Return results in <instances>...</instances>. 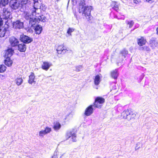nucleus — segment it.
Listing matches in <instances>:
<instances>
[{
  "mask_svg": "<svg viewBox=\"0 0 158 158\" xmlns=\"http://www.w3.org/2000/svg\"><path fill=\"white\" fill-rule=\"evenodd\" d=\"M34 1V6H33L32 4L31 6L29 8H28V10L26 9L24 13V15L26 19L29 20V23L32 25H35L33 16H35V15H37V11L38 12L39 8L40 9L38 6L36 7V6L38 4V2L35 1Z\"/></svg>",
  "mask_w": 158,
  "mask_h": 158,
  "instance_id": "1",
  "label": "nucleus"
},
{
  "mask_svg": "<svg viewBox=\"0 0 158 158\" xmlns=\"http://www.w3.org/2000/svg\"><path fill=\"white\" fill-rule=\"evenodd\" d=\"M91 8L92 7L90 6H84V5H80L79 7V13H82L86 17H88L89 19Z\"/></svg>",
  "mask_w": 158,
  "mask_h": 158,
  "instance_id": "2",
  "label": "nucleus"
},
{
  "mask_svg": "<svg viewBox=\"0 0 158 158\" xmlns=\"http://www.w3.org/2000/svg\"><path fill=\"white\" fill-rule=\"evenodd\" d=\"M105 99L100 97H97L95 99L94 102L93 104L94 108H101L102 106V104L105 102Z\"/></svg>",
  "mask_w": 158,
  "mask_h": 158,
  "instance_id": "3",
  "label": "nucleus"
},
{
  "mask_svg": "<svg viewBox=\"0 0 158 158\" xmlns=\"http://www.w3.org/2000/svg\"><path fill=\"white\" fill-rule=\"evenodd\" d=\"M38 7H40V9L39 8V10L38 12L37 11L36 15H35V17L34 18V20H35V24L38 21H41L43 22H44L46 21V18H44V16L43 15L42 16H39V13L40 11V9H41V6H38Z\"/></svg>",
  "mask_w": 158,
  "mask_h": 158,
  "instance_id": "4",
  "label": "nucleus"
},
{
  "mask_svg": "<svg viewBox=\"0 0 158 158\" xmlns=\"http://www.w3.org/2000/svg\"><path fill=\"white\" fill-rule=\"evenodd\" d=\"M52 131L51 127L48 126L46 127L44 130H42L40 131L39 133V136L43 137L46 135L50 133Z\"/></svg>",
  "mask_w": 158,
  "mask_h": 158,
  "instance_id": "5",
  "label": "nucleus"
},
{
  "mask_svg": "<svg viewBox=\"0 0 158 158\" xmlns=\"http://www.w3.org/2000/svg\"><path fill=\"white\" fill-rule=\"evenodd\" d=\"M132 111L131 110H127L124 111L121 113V116L124 119H127L129 120L131 119Z\"/></svg>",
  "mask_w": 158,
  "mask_h": 158,
  "instance_id": "6",
  "label": "nucleus"
},
{
  "mask_svg": "<svg viewBox=\"0 0 158 158\" xmlns=\"http://www.w3.org/2000/svg\"><path fill=\"white\" fill-rule=\"evenodd\" d=\"M20 40L21 41L26 44H29L33 40L32 38L24 35H21Z\"/></svg>",
  "mask_w": 158,
  "mask_h": 158,
  "instance_id": "7",
  "label": "nucleus"
},
{
  "mask_svg": "<svg viewBox=\"0 0 158 158\" xmlns=\"http://www.w3.org/2000/svg\"><path fill=\"white\" fill-rule=\"evenodd\" d=\"M13 27L16 29L22 28L23 27V23L19 20H17L15 22H14Z\"/></svg>",
  "mask_w": 158,
  "mask_h": 158,
  "instance_id": "8",
  "label": "nucleus"
},
{
  "mask_svg": "<svg viewBox=\"0 0 158 158\" xmlns=\"http://www.w3.org/2000/svg\"><path fill=\"white\" fill-rule=\"evenodd\" d=\"M149 43L151 47L153 49H155L158 46V43L154 38H152Z\"/></svg>",
  "mask_w": 158,
  "mask_h": 158,
  "instance_id": "9",
  "label": "nucleus"
},
{
  "mask_svg": "<svg viewBox=\"0 0 158 158\" xmlns=\"http://www.w3.org/2000/svg\"><path fill=\"white\" fill-rule=\"evenodd\" d=\"M94 106L93 105H91L87 108L85 112V114L87 116L91 115L93 112Z\"/></svg>",
  "mask_w": 158,
  "mask_h": 158,
  "instance_id": "10",
  "label": "nucleus"
},
{
  "mask_svg": "<svg viewBox=\"0 0 158 158\" xmlns=\"http://www.w3.org/2000/svg\"><path fill=\"white\" fill-rule=\"evenodd\" d=\"M9 41L11 46L15 47L17 46L19 43L18 39L14 37H11L10 38Z\"/></svg>",
  "mask_w": 158,
  "mask_h": 158,
  "instance_id": "11",
  "label": "nucleus"
},
{
  "mask_svg": "<svg viewBox=\"0 0 158 158\" xmlns=\"http://www.w3.org/2000/svg\"><path fill=\"white\" fill-rule=\"evenodd\" d=\"M10 7L15 10L18 9L20 5L19 3L16 2L15 0L10 1Z\"/></svg>",
  "mask_w": 158,
  "mask_h": 158,
  "instance_id": "12",
  "label": "nucleus"
},
{
  "mask_svg": "<svg viewBox=\"0 0 158 158\" xmlns=\"http://www.w3.org/2000/svg\"><path fill=\"white\" fill-rule=\"evenodd\" d=\"M146 42V40L143 37H141L140 38L137 39L138 44L140 47L145 45Z\"/></svg>",
  "mask_w": 158,
  "mask_h": 158,
  "instance_id": "13",
  "label": "nucleus"
},
{
  "mask_svg": "<svg viewBox=\"0 0 158 158\" xmlns=\"http://www.w3.org/2000/svg\"><path fill=\"white\" fill-rule=\"evenodd\" d=\"M52 65L51 63L48 62H44L42 66V68L46 71H47Z\"/></svg>",
  "mask_w": 158,
  "mask_h": 158,
  "instance_id": "14",
  "label": "nucleus"
},
{
  "mask_svg": "<svg viewBox=\"0 0 158 158\" xmlns=\"http://www.w3.org/2000/svg\"><path fill=\"white\" fill-rule=\"evenodd\" d=\"M119 73L117 69H115L111 71L110 72L111 77L115 79H117Z\"/></svg>",
  "mask_w": 158,
  "mask_h": 158,
  "instance_id": "15",
  "label": "nucleus"
},
{
  "mask_svg": "<svg viewBox=\"0 0 158 158\" xmlns=\"http://www.w3.org/2000/svg\"><path fill=\"white\" fill-rule=\"evenodd\" d=\"M14 50L11 48H9L6 51L5 56L6 58H9L12 56Z\"/></svg>",
  "mask_w": 158,
  "mask_h": 158,
  "instance_id": "16",
  "label": "nucleus"
},
{
  "mask_svg": "<svg viewBox=\"0 0 158 158\" xmlns=\"http://www.w3.org/2000/svg\"><path fill=\"white\" fill-rule=\"evenodd\" d=\"M18 50L21 52H24L26 49V46L23 43L19 44L18 46Z\"/></svg>",
  "mask_w": 158,
  "mask_h": 158,
  "instance_id": "17",
  "label": "nucleus"
},
{
  "mask_svg": "<svg viewBox=\"0 0 158 158\" xmlns=\"http://www.w3.org/2000/svg\"><path fill=\"white\" fill-rule=\"evenodd\" d=\"M66 50H67L64 49L63 45L59 46L57 49V51L59 54L64 53L66 52Z\"/></svg>",
  "mask_w": 158,
  "mask_h": 158,
  "instance_id": "18",
  "label": "nucleus"
},
{
  "mask_svg": "<svg viewBox=\"0 0 158 158\" xmlns=\"http://www.w3.org/2000/svg\"><path fill=\"white\" fill-rule=\"evenodd\" d=\"M101 80L100 77L99 75H96L94 79V84L96 85H98Z\"/></svg>",
  "mask_w": 158,
  "mask_h": 158,
  "instance_id": "19",
  "label": "nucleus"
},
{
  "mask_svg": "<svg viewBox=\"0 0 158 158\" xmlns=\"http://www.w3.org/2000/svg\"><path fill=\"white\" fill-rule=\"evenodd\" d=\"M139 49L141 51H146L148 52H149L151 51V49L148 46H143L140 47L139 48Z\"/></svg>",
  "mask_w": 158,
  "mask_h": 158,
  "instance_id": "20",
  "label": "nucleus"
},
{
  "mask_svg": "<svg viewBox=\"0 0 158 158\" xmlns=\"http://www.w3.org/2000/svg\"><path fill=\"white\" fill-rule=\"evenodd\" d=\"M35 78V76L34 73H31V75L29 76V80L28 82L30 84H32L34 82H35L34 81Z\"/></svg>",
  "mask_w": 158,
  "mask_h": 158,
  "instance_id": "21",
  "label": "nucleus"
},
{
  "mask_svg": "<svg viewBox=\"0 0 158 158\" xmlns=\"http://www.w3.org/2000/svg\"><path fill=\"white\" fill-rule=\"evenodd\" d=\"M42 30V27L40 25H38L35 28V32L37 34H39L41 33Z\"/></svg>",
  "mask_w": 158,
  "mask_h": 158,
  "instance_id": "22",
  "label": "nucleus"
},
{
  "mask_svg": "<svg viewBox=\"0 0 158 158\" xmlns=\"http://www.w3.org/2000/svg\"><path fill=\"white\" fill-rule=\"evenodd\" d=\"M21 4L22 5L23 7L24 6L26 10H28V7H27V6H28L29 5V4L28 2V0H21Z\"/></svg>",
  "mask_w": 158,
  "mask_h": 158,
  "instance_id": "23",
  "label": "nucleus"
},
{
  "mask_svg": "<svg viewBox=\"0 0 158 158\" xmlns=\"http://www.w3.org/2000/svg\"><path fill=\"white\" fill-rule=\"evenodd\" d=\"M6 32V29L3 27H0V37H3Z\"/></svg>",
  "mask_w": 158,
  "mask_h": 158,
  "instance_id": "24",
  "label": "nucleus"
},
{
  "mask_svg": "<svg viewBox=\"0 0 158 158\" xmlns=\"http://www.w3.org/2000/svg\"><path fill=\"white\" fill-rule=\"evenodd\" d=\"M61 127L60 124L58 122L54 123L53 128L55 131H58L60 129Z\"/></svg>",
  "mask_w": 158,
  "mask_h": 158,
  "instance_id": "25",
  "label": "nucleus"
},
{
  "mask_svg": "<svg viewBox=\"0 0 158 158\" xmlns=\"http://www.w3.org/2000/svg\"><path fill=\"white\" fill-rule=\"evenodd\" d=\"M15 81L16 84L19 86L22 84L23 80L21 78H17L15 79Z\"/></svg>",
  "mask_w": 158,
  "mask_h": 158,
  "instance_id": "26",
  "label": "nucleus"
},
{
  "mask_svg": "<svg viewBox=\"0 0 158 158\" xmlns=\"http://www.w3.org/2000/svg\"><path fill=\"white\" fill-rule=\"evenodd\" d=\"M3 14L6 18L8 17L10 14V13L8 11L7 9L5 7L3 9Z\"/></svg>",
  "mask_w": 158,
  "mask_h": 158,
  "instance_id": "27",
  "label": "nucleus"
},
{
  "mask_svg": "<svg viewBox=\"0 0 158 158\" xmlns=\"http://www.w3.org/2000/svg\"><path fill=\"white\" fill-rule=\"evenodd\" d=\"M112 6H113V8L114 10L116 11H117L118 10V3L116 2H113Z\"/></svg>",
  "mask_w": 158,
  "mask_h": 158,
  "instance_id": "28",
  "label": "nucleus"
},
{
  "mask_svg": "<svg viewBox=\"0 0 158 158\" xmlns=\"http://www.w3.org/2000/svg\"><path fill=\"white\" fill-rule=\"evenodd\" d=\"M6 58V59L5 61V64L8 66H10L12 64V62L11 60H9L10 59L9 58Z\"/></svg>",
  "mask_w": 158,
  "mask_h": 158,
  "instance_id": "29",
  "label": "nucleus"
},
{
  "mask_svg": "<svg viewBox=\"0 0 158 158\" xmlns=\"http://www.w3.org/2000/svg\"><path fill=\"white\" fill-rule=\"evenodd\" d=\"M120 54L122 55V56L124 58L126 57V55L128 54V51L125 49H123L120 52Z\"/></svg>",
  "mask_w": 158,
  "mask_h": 158,
  "instance_id": "30",
  "label": "nucleus"
},
{
  "mask_svg": "<svg viewBox=\"0 0 158 158\" xmlns=\"http://www.w3.org/2000/svg\"><path fill=\"white\" fill-rule=\"evenodd\" d=\"M6 69V66L3 64L0 65V73L4 72Z\"/></svg>",
  "mask_w": 158,
  "mask_h": 158,
  "instance_id": "31",
  "label": "nucleus"
},
{
  "mask_svg": "<svg viewBox=\"0 0 158 158\" xmlns=\"http://www.w3.org/2000/svg\"><path fill=\"white\" fill-rule=\"evenodd\" d=\"M126 23L130 28H131L134 24V22L133 21H127Z\"/></svg>",
  "mask_w": 158,
  "mask_h": 158,
  "instance_id": "32",
  "label": "nucleus"
},
{
  "mask_svg": "<svg viewBox=\"0 0 158 158\" xmlns=\"http://www.w3.org/2000/svg\"><path fill=\"white\" fill-rule=\"evenodd\" d=\"M8 0H1L0 4L3 6H5L8 4Z\"/></svg>",
  "mask_w": 158,
  "mask_h": 158,
  "instance_id": "33",
  "label": "nucleus"
},
{
  "mask_svg": "<svg viewBox=\"0 0 158 158\" xmlns=\"http://www.w3.org/2000/svg\"><path fill=\"white\" fill-rule=\"evenodd\" d=\"M75 134L74 132L71 131H68L66 134L67 137H68L67 139L69 138L70 137L73 136V135Z\"/></svg>",
  "mask_w": 158,
  "mask_h": 158,
  "instance_id": "34",
  "label": "nucleus"
},
{
  "mask_svg": "<svg viewBox=\"0 0 158 158\" xmlns=\"http://www.w3.org/2000/svg\"><path fill=\"white\" fill-rule=\"evenodd\" d=\"M75 68V71L78 72L81 70L82 69V67L81 65H79L76 67Z\"/></svg>",
  "mask_w": 158,
  "mask_h": 158,
  "instance_id": "35",
  "label": "nucleus"
},
{
  "mask_svg": "<svg viewBox=\"0 0 158 158\" xmlns=\"http://www.w3.org/2000/svg\"><path fill=\"white\" fill-rule=\"evenodd\" d=\"M74 31V29L70 27L69 28L67 31V33L71 35V33Z\"/></svg>",
  "mask_w": 158,
  "mask_h": 158,
  "instance_id": "36",
  "label": "nucleus"
},
{
  "mask_svg": "<svg viewBox=\"0 0 158 158\" xmlns=\"http://www.w3.org/2000/svg\"><path fill=\"white\" fill-rule=\"evenodd\" d=\"M72 139L73 142H76L77 140L76 139V135L75 134H73L72 136Z\"/></svg>",
  "mask_w": 158,
  "mask_h": 158,
  "instance_id": "37",
  "label": "nucleus"
},
{
  "mask_svg": "<svg viewBox=\"0 0 158 158\" xmlns=\"http://www.w3.org/2000/svg\"><path fill=\"white\" fill-rule=\"evenodd\" d=\"M133 2L136 4H139L141 2V0H133Z\"/></svg>",
  "mask_w": 158,
  "mask_h": 158,
  "instance_id": "38",
  "label": "nucleus"
},
{
  "mask_svg": "<svg viewBox=\"0 0 158 158\" xmlns=\"http://www.w3.org/2000/svg\"><path fill=\"white\" fill-rule=\"evenodd\" d=\"M146 2L150 3H152L154 2V0H145Z\"/></svg>",
  "mask_w": 158,
  "mask_h": 158,
  "instance_id": "39",
  "label": "nucleus"
},
{
  "mask_svg": "<svg viewBox=\"0 0 158 158\" xmlns=\"http://www.w3.org/2000/svg\"><path fill=\"white\" fill-rule=\"evenodd\" d=\"M131 119L132 118H134L136 115V114H134L133 113V112H132V114H131Z\"/></svg>",
  "mask_w": 158,
  "mask_h": 158,
  "instance_id": "40",
  "label": "nucleus"
},
{
  "mask_svg": "<svg viewBox=\"0 0 158 158\" xmlns=\"http://www.w3.org/2000/svg\"><path fill=\"white\" fill-rule=\"evenodd\" d=\"M52 158H57V156L56 155H54L52 156Z\"/></svg>",
  "mask_w": 158,
  "mask_h": 158,
  "instance_id": "41",
  "label": "nucleus"
},
{
  "mask_svg": "<svg viewBox=\"0 0 158 158\" xmlns=\"http://www.w3.org/2000/svg\"><path fill=\"white\" fill-rule=\"evenodd\" d=\"M156 33L157 35H158V27L156 29Z\"/></svg>",
  "mask_w": 158,
  "mask_h": 158,
  "instance_id": "42",
  "label": "nucleus"
},
{
  "mask_svg": "<svg viewBox=\"0 0 158 158\" xmlns=\"http://www.w3.org/2000/svg\"><path fill=\"white\" fill-rule=\"evenodd\" d=\"M64 154H63L60 157V158H61L62 157V156H63L64 155Z\"/></svg>",
  "mask_w": 158,
  "mask_h": 158,
  "instance_id": "43",
  "label": "nucleus"
},
{
  "mask_svg": "<svg viewBox=\"0 0 158 158\" xmlns=\"http://www.w3.org/2000/svg\"><path fill=\"white\" fill-rule=\"evenodd\" d=\"M96 158H100L98 156V157H97Z\"/></svg>",
  "mask_w": 158,
  "mask_h": 158,
  "instance_id": "44",
  "label": "nucleus"
},
{
  "mask_svg": "<svg viewBox=\"0 0 158 158\" xmlns=\"http://www.w3.org/2000/svg\"><path fill=\"white\" fill-rule=\"evenodd\" d=\"M59 0H56L57 1H58Z\"/></svg>",
  "mask_w": 158,
  "mask_h": 158,
  "instance_id": "45",
  "label": "nucleus"
}]
</instances>
